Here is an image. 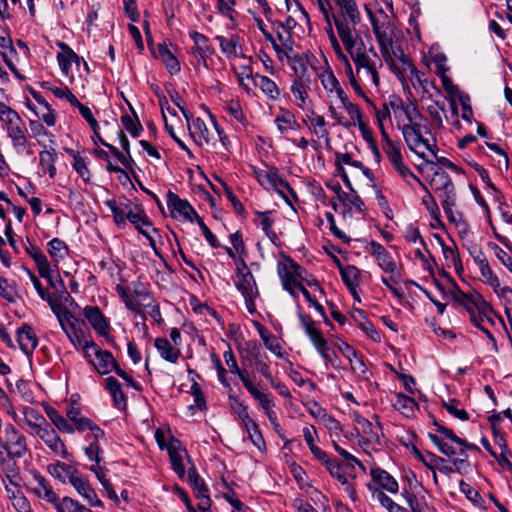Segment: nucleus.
<instances>
[{
	"mask_svg": "<svg viewBox=\"0 0 512 512\" xmlns=\"http://www.w3.org/2000/svg\"><path fill=\"white\" fill-rule=\"evenodd\" d=\"M155 57L162 60L170 74L180 71V64L176 56L168 49L165 44H158L155 51Z\"/></svg>",
	"mask_w": 512,
	"mask_h": 512,
	"instance_id": "obj_31",
	"label": "nucleus"
},
{
	"mask_svg": "<svg viewBox=\"0 0 512 512\" xmlns=\"http://www.w3.org/2000/svg\"><path fill=\"white\" fill-rule=\"evenodd\" d=\"M403 496L410 508V512H428L429 507L424 497H417L406 490L404 491Z\"/></svg>",
	"mask_w": 512,
	"mask_h": 512,
	"instance_id": "obj_48",
	"label": "nucleus"
},
{
	"mask_svg": "<svg viewBox=\"0 0 512 512\" xmlns=\"http://www.w3.org/2000/svg\"><path fill=\"white\" fill-rule=\"evenodd\" d=\"M57 46L61 49V52L57 54V61L60 66L62 73L66 76L69 75L72 64H79V56L64 42H57Z\"/></svg>",
	"mask_w": 512,
	"mask_h": 512,
	"instance_id": "obj_19",
	"label": "nucleus"
},
{
	"mask_svg": "<svg viewBox=\"0 0 512 512\" xmlns=\"http://www.w3.org/2000/svg\"><path fill=\"white\" fill-rule=\"evenodd\" d=\"M69 482L78 492V494L88 502L89 505L99 507L102 506L101 500L98 498L96 492L91 487L89 481L83 478L78 472L75 475H71Z\"/></svg>",
	"mask_w": 512,
	"mask_h": 512,
	"instance_id": "obj_16",
	"label": "nucleus"
},
{
	"mask_svg": "<svg viewBox=\"0 0 512 512\" xmlns=\"http://www.w3.org/2000/svg\"><path fill=\"white\" fill-rule=\"evenodd\" d=\"M258 180L262 186H272L275 188H284L288 190L293 196L295 193L293 189L290 187L289 183L283 179H281L276 171L264 172L258 174Z\"/></svg>",
	"mask_w": 512,
	"mask_h": 512,
	"instance_id": "obj_35",
	"label": "nucleus"
},
{
	"mask_svg": "<svg viewBox=\"0 0 512 512\" xmlns=\"http://www.w3.org/2000/svg\"><path fill=\"white\" fill-rule=\"evenodd\" d=\"M48 252L56 260L63 259L67 253V246L62 240L54 238L48 243Z\"/></svg>",
	"mask_w": 512,
	"mask_h": 512,
	"instance_id": "obj_56",
	"label": "nucleus"
},
{
	"mask_svg": "<svg viewBox=\"0 0 512 512\" xmlns=\"http://www.w3.org/2000/svg\"><path fill=\"white\" fill-rule=\"evenodd\" d=\"M319 77L324 89L329 93H333L340 87L336 76L330 70H325Z\"/></svg>",
	"mask_w": 512,
	"mask_h": 512,
	"instance_id": "obj_58",
	"label": "nucleus"
},
{
	"mask_svg": "<svg viewBox=\"0 0 512 512\" xmlns=\"http://www.w3.org/2000/svg\"><path fill=\"white\" fill-rule=\"evenodd\" d=\"M236 287L241 291L247 310L252 314L256 311L254 300L259 296V291L251 272H246V275L238 276L236 281Z\"/></svg>",
	"mask_w": 512,
	"mask_h": 512,
	"instance_id": "obj_11",
	"label": "nucleus"
},
{
	"mask_svg": "<svg viewBox=\"0 0 512 512\" xmlns=\"http://www.w3.org/2000/svg\"><path fill=\"white\" fill-rule=\"evenodd\" d=\"M167 206L173 218L193 221L198 215L187 200L181 199L172 191L167 193Z\"/></svg>",
	"mask_w": 512,
	"mask_h": 512,
	"instance_id": "obj_10",
	"label": "nucleus"
},
{
	"mask_svg": "<svg viewBox=\"0 0 512 512\" xmlns=\"http://www.w3.org/2000/svg\"><path fill=\"white\" fill-rule=\"evenodd\" d=\"M154 345L159 352L160 356L170 362L175 364L178 362L179 357L181 356V351L179 348L173 346L168 339L166 338H156L154 341Z\"/></svg>",
	"mask_w": 512,
	"mask_h": 512,
	"instance_id": "obj_24",
	"label": "nucleus"
},
{
	"mask_svg": "<svg viewBox=\"0 0 512 512\" xmlns=\"http://www.w3.org/2000/svg\"><path fill=\"white\" fill-rule=\"evenodd\" d=\"M289 65L294 72L293 80H313V68L309 69L307 61L300 55L289 59Z\"/></svg>",
	"mask_w": 512,
	"mask_h": 512,
	"instance_id": "obj_27",
	"label": "nucleus"
},
{
	"mask_svg": "<svg viewBox=\"0 0 512 512\" xmlns=\"http://www.w3.org/2000/svg\"><path fill=\"white\" fill-rule=\"evenodd\" d=\"M275 123L281 134H286L289 131L297 130L299 128V124L297 123L294 115L290 112H285L282 115L277 116Z\"/></svg>",
	"mask_w": 512,
	"mask_h": 512,
	"instance_id": "obj_44",
	"label": "nucleus"
},
{
	"mask_svg": "<svg viewBox=\"0 0 512 512\" xmlns=\"http://www.w3.org/2000/svg\"><path fill=\"white\" fill-rule=\"evenodd\" d=\"M128 220L135 226L139 233L147 231L144 227H150L151 222L144 213V211L137 205H134L131 212H129Z\"/></svg>",
	"mask_w": 512,
	"mask_h": 512,
	"instance_id": "obj_39",
	"label": "nucleus"
},
{
	"mask_svg": "<svg viewBox=\"0 0 512 512\" xmlns=\"http://www.w3.org/2000/svg\"><path fill=\"white\" fill-rule=\"evenodd\" d=\"M422 120H413L406 124H397L401 130L403 138L408 148L414 152L420 158H425V153L420 151L419 148L424 146L434 157H436V151L438 147L435 143H430L428 139L423 137V129H427L426 126L422 125Z\"/></svg>",
	"mask_w": 512,
	"mask_h": 512,
	"instance_id": "obj_2",
	"label": "nucleus"
},
{
	"mask_svg": "<svg viewBox=\"0 0 512 512\" xmlns=\"http://www.w3.org/2000/svg\"><path fill=\"white\" fill-rule=\"evenodd\" d=\"M314 434H316V429L314 426H308L303 428V436L311 453L314 455L315 458L323 462L324 460H327L328 456L323 450H321L319 447L315 445L313 439Z\"/></svg>",
	"mask_w": 512,
	"mask_h": 512,
	"instance_id": "obj_41",
	"label": "nucleus"
},
{
	"mask_svg": "<svg viewBox=\"0 0 512 512\" xmlns=\"http://www.w3.org/2000/svg\"><path fill=\"white\" fill-rule=\"evenodd\" d=\"M256 401L260 404V406L266 411L268 418L274 422L275 417H273V412L270 411V407L273 406V402L268 394H265L255 387L253 390L249 392Z\"/></svg>",
	"mask_w": 512,
	"mask_h": 512,
	"instance_id": "obj_52",
	"label": "nucleus"
},
{
	"mask_svg": "<svg viewBox=\"0 0 512 512\" xmlns=\"http://www.w3.org/2000/svg\"><path fill=\"white\" fill-rule=\"evenodd\" d=\"M393 406L407 417L412 416L415 409L418 407L416 401L413 398L402 393L396 395Z\"/></svg>",
	"mask_w": 512,
	"mask_h": 512,
	"instance_id": "obj_38",
	"label": "nucleus"
},
{
	"mask_svg": "<svg viewBox=\"0 0 512 512\" xmlns=\"http://www.w3.org/2000/svg\"><path fill=\"white\" fill-rule=\"evenodd\" d=\"M341 277L346 286L351 290L353 296L359 300L355 288L358 286L359 270L354 266H346L340 269Z\"/></svg>",
	"mask_w": 512,
	"mask_h": 512,
	"instance_id": "obj_40",
	"label": "nucleus"
},
{
	"mask_svg": "<svg viewBox=\"0 0 512 512\" xmlns=\"http://www.w3.org/2000/svg\"><path fill=\"white\" fill-rule=\"evenodd\" d=\"M23 414L25 417V422L30 428V434H34L41 429L44 425L49 424L44 416L36 409L32 407H24Z\"/></svg>",
	"mask_w": 512,
	"mask_h": 512,
	"instance_id": "obj_32",
	"label": "nucleus"
},
{
	"mask_svg": "<svg viewBox=\"0 0 512 512\" xmlns=\"http://www.w3.org/2000/svg\"><path fill=\"white\" fill-rule=\"evenodd\" d=\"M95 361L92 364L98 373L105 375L114 370L118 363L114 359L112 353L107 350L94 349Z\"/></svg>",
	"mask_w": 512,
	"mask_h": 512,
	"instance_id": "obj_22",
	"label": "nucleus"
},
{
	"mask_svg": "<svg viewBox=\"0 0 512 512\" xmlns=\"http://www.w3.org/2000/svg\"><path fill=\"white\" fill-rule=\"evenodd\" d=\"M481 275L485 279V283L491 286L495 292L498 291V288L500 287V281L498 276L493 272L491 269L489 262L482 261L480 265H478Z\"/></svg>",
	"mask_w": 512,
	"mask_h": 512,
	"instance_id": "obj_49",
	"label": "nucleus"
},
{
	"mask_svg": "<svg viewBox=\"0 0 512 512\" xmlns=\"http://www.w3.org/2000/svg\"><path fill=\"white\" fill-rule=\"evenodd\" d=\"M49 472L62 482H65V477L70 480L71 475H75L78 471L71 465L58 461L57 463L49 466Z\"/></svg>",
	"mask_w": 512,
	"mask_h": 512,
	"instance_id": "obj_46",
	"label": "nucleus"
},
{
	"mask_svg": "<svg viewBox=\"0 0 512 512\" xmlns=\"http://www.w3.org/2000/svg\"><path fill=\"white\" fill-rule=\"evenodd\" d=\"M83 507L78 501L70 497H64L58 501L55 509L57 512H80Z\"/></svg>",
	"mask_w": 512,
	"mask_h": 512,
	"instance_id": "obj_57",
	"label": "nucleus"
},
{
	"mask_svg": "<svg viewBox=\"0 0 512 512\" xmlns=\"http://www.w3.org/2000/svg\"><path fill=\"white\" fill-rule=\"evenodd\" d=\"M373 31L380 47L381 54L386 62H392L391 51L397 55L394 50V27L390 23L379 24L373 17L371 18Z\"/></svg>",
	"mask_w": 512,
	"mask_h": 512,
	"instance_id": "obj_7",
	"label": "nucleus"
},
{
	"mask_svg": "<svg viewBox=\"0 0 512 512\" xmlns=\"http://www.w3.org/2000/svg\"><path fill=\"white\" fill-rule=\"evenodd\" d=\"M106 205L110 208L117 226L125 225L126 219L128 220L129 217V212H131L134 207L126 198L120 203H117L115 200H108L106 201Z\"/></svg>",
	"mask_w": 512,
	"mask_h": 512,
	"instance_id": "obj_23",
	"label": "nucleus"
},
{
	"mask_svg": "<svg viewBox=\"0 0 512 512\" xmlns=\"http://www.w3.org/2000/svg\"><path fill=\"white\" fill-rule=\"evenodd\" d=\"M322 463L326 466L327 470L329 471L332 477L336 478L342 485L346 486V490L349 493L350 497L352 499H355V488L351 484H349L347 477L342 471L341 465L337 461L331 460L328 457L327 460H324Z\"/></svg>",
	"mask_w": 512,
	"mask_h": 512,
	"instance_id": "obj_26",
	"label": "nucleus"
},
{
	"mask_svg": "<svg viewBox=\"0 0 512 512\" xmlns=\"http://www.w3.org/2000/svg\"><path fill=\"white\" fill-rule=\"evenodd\" d=\"M0 121L5 124L13 147L17 150L24 149L28 143L26 125L20 115L3 102H0Z\"/></svg>",
	"mask_w": 512,
	"mask_h": 512,
	"instance_id": "obj_3",
	"label": "nucleus"
},
{
	"mask_svg": "<svg viewBox=\"0 0 512 512\" xmlns=\"http://www.w3.org/2000/svg\"><path fill=\"white\" fill-rule=\"evenodd\" d=\"M33 435L38 436L55 455H60L65 459L69 458L70 454L64 442L50 424L44 425Z\"/></svg>",
	"mask_w": 512,
	"mask_h": 512,
	"instance_id": "obj_12",
	"label": "nucleus"
},
{
	"mask_svg": "<svg viewBox=\"0 0 512 512\" xmlns=\"http://www.w3.org/2000/svg\"><path fill=\"white\" fill-rule=\"evenodd\" d=\"M453 297L454 300L458 304L462 305L469 314L477 310L479 313H484V315H487L492 311V307L488 304L484 297L475 290L469 293H464L459 290L458 287H456V292Z\"/></svg>",
	"mask_w": 512,
	"mask_h": 512,
	"instance_id": "obj_8",
	"label": "nucleus"
},
{
	"mask_svg": "<svg viewBox=\"0 0 512 512\" xmlns=\"http://www.w3.org/2000/svg\"><path fill=\"white\" fill-rule=\"evenodd\" d=\"M400 53L403 70L410 71V79L413 86H415L416 82L421 85L423 82L422 77L424 76V73L417 70L416 66L412 63L410 58L404 54L403 50H400Z\"/></svg>",
	"mask_w": 512,
	"mask_h": 512,
	"instance_id": "obj_50",
	"label": "nucleus"
},
{
	"mask_svg": "<svg viewBox=\"0 0 512 512\" xmlns=\"http://www.w3.org/2000/svg\"><path fill=\"white\" fill-rule=\"evenodd\" d=\"M35 486L33 488L34 493L40 498L54 506L57 505L60 500L55 491L53 490L50 483L40 474L34 476Z\"/></svg>",
	"mask_w": 512,
	"mask_h": 512,
	"instance_id": "obj_21",
	"label": "nucleus"
},
{
	"mask_svg": "<svg viewBox=\"0 0 512 512\" xmlns=\"http://www.w3.org/2000/svg\"><path fill=\"white\" fill-rule=\"evenodd\" d=\"M313 80H293L291 92L295 98L298 107L304 108L309 101L308 91L311 89Z\"/></svg>",
	"mask_w": 512,
	"mask_h": 512,
	"instance_id": "obj_28",
	"label": "nucleus"
},
{
	"mask_svg": "<svg viewBox=\"0 0 512 512\" xmlns=\"http://www.w3.org/2000/svg\"><path fill=\"white\" fill-rule=\"evenodd\" d=\"M310 122V130L319 138L329 141V131L326 128L325 118L312 111L308 116Z\"/></svg>",
	"mask_w": 512,
	"mask_h": 512,
	"instance_id": "obj_37",
	"label": "nucleus"
},
{
	"mask_svg": "<svg viewBox=\"0 0 512 512\" xmlns=\"http://www.w3.org/2000/svg\"><path fill=\"white\" fill-rule=\"evenodd\" d=\"M116 291L126 308L137 314H140L143 308L150 307L154 303L153 296L142 283H134L132 290L118 284Z\"/></svg>",
	"mask_w": 512,
	"mask_h": 512,
	"instance_id": "obj_5",
	"label": "nucleus"
},
{
	"mask_svg": "<svg viewBox=\"0 0 512 512\" xmlns=\"http://www.w3.org/2000/svg\"><path fill=\"white\" fill-rule=\"evenodd\" d=\"M459 402L456 399H452L450 401H444L443 407L454 417L467 421L469 419V414L466 410L458 407Z\"/></svg>",
	"mask_w": 512,
	"mask_h": 512,
	"instance_id": "obj_61",
	"label": "nucleus"
},
{
	"mask_svg": "<svg viewBox=\"0 0 512 512\" xmlns=\"http://www.w3.org/2000/svg\"><path fill=\"white\" fill-rule=\"evenodd\" d=\"M373 481L380 486V488L387 490L390 493L398 491L397 481L385 470L381 468H373L370 471Z\"/></svg>",
	"mask_w": 512,
	"mask_h": 512,
	"instance_id": "obj_25",
	"label": "nucleus"
},
{
	"mask_svg": "<svg viewBox=\"0 0 512 512\" xmlns=\"http://www.w3.org/2000/svg\"><path fill=\"white\" fill-rule=\"evenodd\" d=\"M191 38L195 44V47L192 48L193 54L197 59H202L205 62V57L212 53V49L208 45V38L196 31L191 33Z\"/></svg>",
	"mask_w": 512,
	"mask_h": 512,
	"instance_id": "obj_36",
	"label": "nucleus"
},
{
	"mask_svg": "<svg viewBox=\"0 0 512 512\" xmlns=\"http://www.w3.org/2000/svg\"><path fill=\"white\" fill-rule=\"evenodd\" d=\"M368 489L373 493V496L389 511L393 512L398 506L390 497H388L383 491L373 487L371 484L367 485Z\"/></svg>",
	"mask_w": 512,
	"mask_h": 512,
	"instance_id": "obj_59",
	"label": "nucleus"
},
{
	"mask_svg": "<svg viewBox=\"0 0 512 512\" xmlns=\"http://www.w3.org/2000/svg\"><path fill=\"white\" fill-rule=\"evenodd\" d=\"M35 114L42 119L48 126H54L56 123V114L55 111L50 107V105L37 107Z\"/></svg>",
	"mask_w": 512,
	"mask_h": 512,
	"instance_id": "obj_64",
	"label": "nucleus"
},
{
	"mask_svg": "<svg viewBox=\"0 0 512 512\" xmlns=\"http://www.w3.org/2000/svg\"><path fill=\"white\" fill-rule=\"evenodd\" d=\"M83 315L98 334L102 336L108 334L109 324L99 307L86 306L83 310Z\"/></svg>",
	"mask_w": 512,
	"mask_h": 512,
	"instance_id": "obj_18",
	"label": "nucleus"
},
{
	"mask_svg": "<svg viewBox=\"0 0 512 512\" xmlns=\"http://www.w3.org/2000/svg\"><path fill=\"white\" fill-rule=\"evenodd\" d=\"M48 304L56 315L61 328L68 336L69 340L75 345V338L78 336L75 331V325L72 321V313L63 305L53 299H48Z\"/></svg>",
	"mask_w": 512,
	"mask_h": 512,
	"instance_id": "obj_15",
	"label": "nucleus"
},
{
	"mask_svg": "<svg viewBox=\"0 0 512 512\" xmlns=\"http://www.w3.org/2000/svg\"><path fill=\"white\" fill-rule=\"evenodd\" d=\"M336 166L341 165L342 163L359 168L363 171V174L368 178H371L372 173L369 168L365 167L362 162L353 160L349 153L337 154L336 156Z\"/></svg>",
	"mask_w": 512,
	"mask_h": 512,
	"instance_id": "obj_53",
	"label": "nucleus"
},
{
	"mask_svg": "<svg viewBox=\"0 0 512 512\" xmlns=\"http://www.w3.org/2000/svg\"><path fill=\"white\" fill-rule=\"evenodd\" d=\"M453 182L450 176L440 168H437L433 171V176L430 180V186L435 192L438 190L447 189L450 186H453Z\"/></svg>",
	"mask_w": 512,
	"mask_h": 512,
	"instance_id": "obj_43",
	"label": "nucleus"
},
{
	"mask_svg": "<svg viewBox=\"0 0 512 512\" xmlns=\"http://www.w3.org/2000/svg\"><path fill=\"white\" fill-rule=\"evenodd\" d=\"M55 158V149L44 150L39 154L40 165L44 171H48L51 178H53L56 174V167L54 165Z\"/></svg>",
	"mask_w": 512,
	"mask_h": 512,
	"instance_id": "obj_47",
	"label": "nucleus"
},
{
	"mask_svg": "<svg viewBox=\"0 0 512 512\" xmlns=\"http://www.w3.org/2000/svg\"><path fill=\"white\" fill-rule=\"evenodd\" d=\"M276 35L277 39L280 42L279 45H283L289 50H292V46L294 45V40L292 38L291 32L285 28V25L281 22H276Z\"/></svg>",
	"mask_w": 512,
	"mask_h": 512,
	"instance_id": "obj_54",
	"label": "nucleus"
},
{
	"mask_svg": "<svg viewBox=\"0 0 512 512\" xmlns=\"http://www.w3.org/2000/svg\"><path fill=\"white\" fill-rule=\"evenodd\" d=\"M82 347V350L84 352L85 358L89 361L90 364L94 363V349L100 350L101 348L97 346L93 341L82 339L79 336H76L75 342Z\"/></svg>",
	"mask_w": 512,
	"mask_h": 512,
	"instance_id": "obj_62",
	"label": "nucleus"
},
{
	"mask_svg": "<svg viewBox=\"0 0 512 512\" xmlns=\"http://www.w3.org/2000/svg\"><path fill=\"white\" fill-rule=\"evenodd\" d=\"M368 251L375 257L379 267L385 272L391 274V280L394 283H399L400 274L397 272L396 262L393 260L391 254L385 247L375 241L369 244Z\"/></svg>",
	"mask_w": 512,
	"mask_h": 512,
	"instance_id": "obj_9",
	"label": "nucleus"
},
{
	"mask_svg": "<svg viewBox=\"0 0 512 512\" xmlns=\"http://www.w3.org/2000/svg\"><path fill=\"white\" fill-rule=\"evenodd\" d=\"M168 453L173 470L180 478H184L186 471L183 465V456L186 455V450L182 449L179 443H171L168 446Z\"/></svg>",
	"mask_w": 512,
	"mask_h": 512,
	"instance_id": "obj_29",
	"label": "nucleus"
},
{
	"mask_svg": "<svg viewBox=\"0 0 512 512\" xmlns=\"http://www.w3.org/2000/svg\"><path fill=\"white\" fill-rule=\"evenodd\" d=\"M122 124L124 128L133 136L137 137L142 130V125L138 118H131L129 115H124L121 117Z\"/></svg>",
	"mask_w": 512,
	"mask_h": 512,
	"instance_id": "obj_63",
	"label": "nucleus"
},
{
	"mask_svg": "<svg viewBox=\"0 0 512 512\" xmlns=\"http://www.w3.org/2000/svg\"><path fill=\"white\" fill-rule=\"evenodd\" d=\"M291 264H293V260L289 257H285L284 261L278 262L277 271L283 288L296 297V285H298L299 281L294 277Z\"/></svg>",
	"mask_w": 512,
	"mask_h": 512,
	"instance_id": "obj_17",
	"label": "nucleus"
},
{
	"mask_svg": "<svg viewBox=\"0 0 512 512\" xmlns=\"http://www.w3.org/2000/svg\"><path fill=\"white\" fill-rule=\"evenodd\" d=\"M66 416L70 422L74 424V430L76 429L79 432L90 430L92 432V436L95 438H102L104 436V431L94 424L89 418L82 415L80 409L74 405H71V407L67 409Z\"/></svg>",
	"mask_w": 512,
	"mask_h": 512,
	"instance_id": "obj_14",
	"label": "nucleus"
},
{
	"mask_svg": "<svg viewBox=\"0 0 512 512\" xmlns=\"http://www.w3.org/2000/svg\"><path fill=\"white\" fill-rule=\"evenodd\" d=\"M354 65V75L362 81L366 87L378 89L380 85V77L378 69L382 67V62L376 51L371 46L367 48L365 43L346 50Z\"/></svg>",
	"mask_w": 512,
	"mask_h": 512,
	"instance_id": "obj_1",
	"label": "nucleus"
},
{
	"mask_svg": "<svg viewBox=\"0 0 512 512\" xmlns=\"http://www.w3.org/2000/svg\"><path fill=\"white\" fill-rule=\"evenodd\" d=\"M190 136L199 145H211L216 146V133H217V122L211 119L210 124H206L202 119H192L189 117V123H187Z\"/></svg>",
	"mask_w": 512,
	"mask_h": 512,
	"instance_id": "obj_6",
	"label": "nucleus"
},
{
	"mask_svg": "<svg viewBox=\"0 0 512 512\" xmlns=\"http://www.w3.org/2000/svg\"><path fill=\"white\" fill-rule=\"evenodd\" d=\"M216 40L219 42L221 51L228 57L237 56L238 49L240 48L239 37L231 35L230 38L224 36H217Z\"/></svg>",
	"mask_w": 512,
	"mask_h": 512,
	"instance_id": "obj_42",
	"label": "nucleus"
},
{
	"mask_svg": "<svg viewBox=\"0 0 512 512\" xmlns=\"http://www.w3.org/2000/svg\"><path fill=\"white\" fill-rule=\"evenodd\" d=\"M45 412L53 423V425L62 433L72 434L74 433V427L70 424V420L65 418L61 414L58 413L56 409L53 407L47 406L45 407Z\"/></svg>",
	"mask_w": 512,
	"mask_h": 512,
	"instance_id": "obj_34",
	"label": "nucleus"
},
{
	"mask_svg": "<svg viewBox=\"0 0 512 512\" xmlns=\"http://www.w3.org/2000/svg\"><path fill=\"white\" fill-rule=\"evenodd\" d=\"M105 388L112 396L115 406L121 410H125L127 399L118 380L114 377H107L105 379Z\"/></svg>",
	"mask_w": 512,
	"mask_h": 512,
	"instance_id": "obj_30",
	"label": "nucleus"
},
{
	"mask_svg": "<svg viewBox=\"0 0 512 512\" xmlns=\"http://www.w3.org/2000/svg\"><path fill=\"white\" fill-rule=\"evenodd\" d=\"M18 343L26 355H31L38 345V338L31 326L25 324L17 331Z\"/></svg>",
	"mask_w": 512,
	"mask_h": 512,
	"instance_id": "obj_20",
	"label": "nucleus"
},
{
	"mask_svg": "<svg viewBox=\"0 0 512 512\" xmlns=\"http://www.w3.org/2000/svg\"><path fill=\"white\" fill-rule=\"evenodd\" d=\"M252 81L254 82V85L259 87L261 91L270 99L275 100L279 97L280 90L278 86L267 76L255 74L254 77H252Z\"/></svg>",
	"mask_w": 512,
	"mask_h": 512,
	"instance_id": "obj_33",
	"label": "nucleus"
},
{
	"mask_svg": "<svg viewBox=\"0 0 512 512\" xmlns=\"http://www.w3.org/2000/svg\"><path fill=\"white\" fill-rule=\"evenodd\" d=\"M229 400L233 411L239 416L244 424H249L251 418L248 414L247 407L233 395H229Z\"/></svg>",
	"mask_w": 512,
	"mask_h": 512,
	"instance_id": "obj_60",
	"label": "nucleus"
},
{
	"mask_svg": "<svg viewBox=\"0 0 512 512\" xmlns=\"http://www.w3.org/2000/svg\"><path fill=\"white\" fill-rule=\"evenodd\" d=\"M301 322L305 329L306 334L310 338L316 350L321 354V356L329 361V345L326 339L323 337L322 332L315 326L314 321L309 316H301Z\"/></svg>",
	"mask_w": 512,
	"mask_h": 512,
	"instance_id": "obj_13",
	"label": "nucleus"
},
{
	"mask_svg": "<svg viewBox=\"0 0 512 512\" xmlns=\"http://www.w3.org/2000/svg\"><path fill=\"white\" fill-rule=\"evenodd\" d=\"M333 19L345 50L364 43L356 29L361 19L359 11L334 15Z\"/></svg>",
	"mask_w": 512,
	"mask_h": 512,
	"instance_id": "obj_4",
	"label": "nucleus"
},
{
	"mask_svg": "<svg viewBox=\"0 0 512 512\" xmlns=\"http://www.w3.org/2000/svg\"><path fill=\"white\" fill-rule=\"evenodd\" d=\"M383 151L393 166L403 161L399 145L392 140L383 144Z\"/></svg>",
	"mask_w": 512,
	"mask_h": 512,
	"instance_id": "obj_51",
	"label": "nucleus"
},
{
	"mask_svg": "<svg viewBox=\"0 0 512 512\" xmlns=\"http://www.w3.org/2000/svg\"><path fill=\"white\" fill-rule=\"evenodd\" d=\"M256 215H258V217L260 218V223H261V226H262V229L263 231L265 232V234L272 240V241H275V239L277 238L276 237V234L273 232L272 230V225H273V222L274 220L272 219L271 215H272V212L271 211H265V212H260V211H257L256 212Z\"/></svg>",
	"mask_w": 512,
	"mask_h": 512,
	"instance_id": "obj_55",
	"label": "nucleus"
},
{
	"mask_svg": "<svg viewBox=\"0 0 512 512\" xmlns=\"http://www.w3.org/2000/svg\"><path fill=\"white\" fill-rule=\"evenodd\" d=\"M9 499L17 512H33L30 502L20 490L12 491L7 488Z\"/></svg>",
	"mask_w": 512,
	"mask_h": 512,
	"instance_id": "obj_45",
	"label": "nucleus"
}]
</instances>
